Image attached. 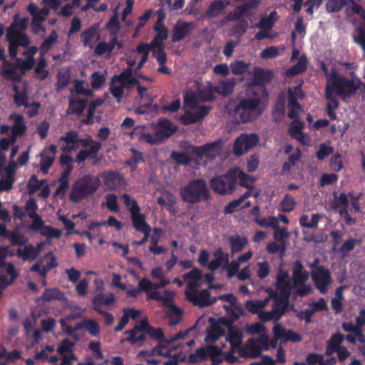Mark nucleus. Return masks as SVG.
Masks as SVG:
<instances>
[{
    "label": "nucleus",
    "mask_w": 365,
    "mask_h": 365,
    "mask_svg": "<svg viewBox=\"0 0 365 365\" xmlns=\"http://www.w3.org/2000/svg\"><path fill=\"white\" fill-rule=\"evenodd\" d=\"M9 120H14V124L11 127V135L15 136L16 139H17V138L21 135L26 130L24 118L20 115L12 114L9 116Z\"/></svg>",
    "instance_id": "58836bf2"
},
{
    "label": "nucleus",
    "mask_w": 365,
    "mask_h": 365,
    "mask_svg": "<svg viewBox=\"0 0 365 365\" xmlns=\"http://www.w3.org/2000/svg\"><path fill=\"white\" fill-rule=\"evenodd\" d=\"M122 47L123 43L118 40L116 34H111L109 42L102 41L96 46L95 53L98 56L110 54L115 48L120 49Z\"/></svg>",
    "instance_id": "393cba45"
},
{
    "label": "nucleus",
    "mask_w": 365,
    "mask_h": 365,
    "mask_svg": "<svg viewBox=\"0 0 365 365\" xmlns=\"http://www.w3.org/2000/svg\"><path fill=\"white\" fill-rule=\"evenodd\" d=\"M357 67L355 63H343L339 68L340 73L331 70L327 74L326 92L345 100L362 88L365 90V84L355 73Z\"/></svg>",
    "instance_id": "f257e3e1"
},
{
    "label": "nucleus",
    "mask_w": 365,
    "mask_h": 365,
    "mask_svg": "<svg viewBox=\"0 0 365 365\" xmlns=\"http://www.w3.org/2000/svg\"><path fill=\"white\" fill-rule=\"evenodd\" d=\"M154 30L156 34L150 43H140L138 45V50L143 51L150 48L153 55L161 64L166 62V54L164 52L165 40L168 37V30L161 22H156Z\"/></svg>",
    "instance_id": "0eeeda50"
},
{
    "label": "nucleus",
    "mask_w": 365,
    "mask_h": 365,
    "mask_svg": "<svg viewBox=\"0 0 365 365\" xmlns=\"http://www.w3.org/2000/svg\"><path fill=\"white\" fill-rule=\"evenodd\" d=\"M14 100L16 105L19 107L27 106L28 95L26 83L25 82L16 83L14 86Z\"/></svg>",
    "instance_id": "473e14b6"
},
{
    "label": "nucleus",
    "mask_w": 365,
    "mask_h": 365,
    "mask_svg": "<svg viewBox=\"0 0 365 365\" xmlns=\"http://www.w3.org/2000/svg\"><path fill=\"white\" fill-rule=\"evenodd\" d=\"M212 98L211 94L200 96L194 92H187L184 99L185 114L180 118L182 123H195L204 118L209 110L205 106H201L200 103V101H210Z\"/></svg>",
    "instance_id": "20e7f679"
},
{
    "label": "nucleus",
    "mask_w": 365,
    "mask_h": 365,
    "mask_svg": "<svg viewBox=\"0 0 365 365\" xmlns=\"http://www.w3.org/2000/svg\"><path fill=\"white\" fill-rule=\"evenodd\" d=\"M100 181L97 178L86 175L78 180L71 194V200L78 202L86 196L93 193L99 187Z\"/></svg>",
    "instance_id": "f8f14e48"
},
{
    "label": "nucleus",
    "mask_w": 365,
    "mask_h": 365,
    "mask_svg": "<svg viewBox=\"0 0 365 365\" xmlns=\"http://www.w3.org/2000/svg\"><path fill=\"white\" fill-rule=\"evenodd\" d=\"M73 344L69 340L65 339L62 341L57 351L62 356L61 365H70L73 361L76 359L73 354Z\"/></svg>",
    "instance_id": "c85d7f7f"
},
{
    "label": "nucleus",
    "mask_w": 365,
    "mask_h": 365,
    "mask_svg": "<svg viewBox=\"0 0 365 365\" xmlns=\"http://www.w3.org/2000/svg\"><path fill=\"white\" fill-rule=\"evenodd\" d=\"M54 351L53 346H48L41 351L37 352L35 355V359L38 361H48L50 362H55L58 360L56 356H49V354Z\"/></svg>",
    "instance_id": "bf43d9fd"
},
{
    "label": "nucleus",
    "mask_w": 365,
    "mask_h": 365,
    "mask_svg": "<svg viewBox=\"0 0 365 365\" xmlns=\"http://www.w3.org/2000/svg\"><path fill=\"white\" fill-rule=\"evenodd\" d=\"M219 353V348L207 345L205 347L197 349L195 354L190 356V359L192 362H198L203 360L207 356L212 358L216 357Z\"/></svg>",
    "instance_id": "7c9ffc66"
},
{
    "label": "nucleus",
    "mask_w": 365,
    "mask_h": 365,
    "mask_svg": "<svg viewBox=\"0 0 365 365\" xmlns=\"http://www.w3.org/2000/svg\"><path fill=\"white\" fill-rule=\"evenodd\" d=\"M149 331L150 329L147 321L142 320L139 325L128 332L129 334L128 340L132 344L141 343L145 337V334Z\"/></svg>",
    "instance_id": "cd10ccee"
},
{
    "label": "nucleus",
    "mask_w": 365,
    "mask_h": 365,
    "mask_svg": "<svg viewBox=\"0 0 365 365\" xmlns=\"http://www.w3.org/2000/svg\"><path fill=\"white\" fill-rule=\"evenodd\" d=\"M258 141V137L255 134L241 135L235 141L233 146L234 153L238 156L242 155L255 146Z\"/></svg>",
    "instance_id": "a211bd4d"
},
{
    "label": "nucleus",
    "mask_w": 365,
    "mask_h": 365,
    "mask_svg": "<svg viewBox=\"0 0 365 365\" xmlns=\"http://www.w3.org/2000/svg\"><path fill=\"white\" fill-rule=\"evenodd\" d=\"M344 337L342 334L336 333L334 334L328 341L326 354L331 356L338 349L341 348V344L342 343Z\"/></svg>",
    "instance_id": "c03bdc74"
},
{
    "label": "nucleus",
    "mask_w": 365,
    "mask_h": 365,
    "mask_svg": "<svg viewBox=\"0 0 365 365\" xmlns=\"http://www.w3.org/2000/svg\"><path fill=\"white\" fill-rule=\"evenodd\" d=\"M151 276L153 279L156 280L155 283L158 286V289L165 287L170 284V280L166 277L162 268L159 267L152 269Z\"/></svg>",
    "instance_id": "a18cd8bd"
},
{
    "label": "nucleus",
    "mask_w": 365,
    "mask_h": 365,
    "mask_svg": "<svg viewBox=\"0 0 365 365\" xmlns=\"http://www.w3.org/2000/svg\"><path fill=\"white\" fill-rule=\"evenodd\" d=\"M81 41L85 46L93 48L99 38V34L94 26L89 28L81 34Z\"/></svg>",
    "instance_id": "ea45409f"
},
{
    "label": "nucleus",
    "mask_w": 365,
    "mask_h": 365,
    "mask_svg": "<svg viewBox=\"0 0 365 365\" xmlns=\"http://www.w3.org/2000/svg\"><path fill=\"white\" fill-rule=\"evenodd\" d=\"M138 84L133 78L130 68H127L119 76H114L110 83V92L118 102L127 94V90Z\"/></svg>",
    "instance_id": "9b49d317"
},
{
    "label": "nucleus",
    "mask_w": 365,
    "mask_h": 365,
    "mask_svg": "<svg viewBox=\"0 0 365 365\" xmlns=\"http://www.w3.org/2000/svg\"><path fill=\"white\" fill-rule=\"evenodd\" d=\"M192 29V25L185 22L179 21L174 28L173 41H178L187 36Z\"/></svg>",
    "instance_id": "a19ab883"
},
{
    "label": "nucleus",
    "mask_w": 365,
    "mask_h": 365,
    "mask_svg": "<svg viewBox=\"0 0 365 365\" xmlns=\"http://www.w3.org/2000/svg\"><path fill=\"white\" fill-rule=\"evenodd\" d=\"M235 86V79H228L226 81H220L218 85L215 88V91L222 96L230 95Z\"/></svg>",
    "instance_id": "de8ad7c7"
},
{
    "label": "nucleus",
    "mask_w": 365,
    "mask_h": 365,
    "mask_svg": "<svg viewBox=\"0 0 365 365\" xmlns=\"http://www.w3.org/2000/svg\"><path fill=\"white\" fill-rule=\"evenodd\" d=\"M253 256V252L249 250L239 256L235 260H233L227 267V277H233L240 269L242 264L247 262Z\"/></svg>",
    "instance_id": "2f4dec72"
},
{
    "label": "nucleus",
    "mask_w": 365,
    "mask_h": 365,
    "mask_svg": "<svg viewBox=\"0 0 365 365\" xmlns=\"http://www.w3.org/2000/svg\"><path fill=\"white\" fill-rule=\"evenodd\" d=\"M342 329L346 332H351L355 334L359 342L365 343V336L363 334L361 329H359L356 324L354 325L351 322H344L342 324Z\"/></svg>",
    "instance_id": "052dcab7"
},
{
    "label": "nucleus",
    "mask_w": 365,
    "mask_h": 365,
    "mask_svg": "<svg viewBox=\"0 0 365 365\" xmlns=\"http://www.w3.org/2000/svg\"><path fill=\"white\" fill-rule=\"evenodd\" d=\"M122 199L130 213L131 220L135 230L139 232H150L151 228L146 222L145 215L140 212L137 202L126 194L122 196Z\"/></svg>",
    "instance_id": "4468645a"
},
{
    "label": "nucleus",
    "mask_w": 365,
    "mask_h": 365,
    "mask_svg": "<svg viewBox=\"0 0 365 365\" xmlns=\"http://www.w3.org/2000/svg\"><path fill=\"white\" fill-rule=\"evenodd\" d=\"M242 339L243 332L242 329L234 327L229 328L228 332L225 337V341L229 342L230 345V349L229 350L230 354L227 358L229 362L232 363L235 361V357L232 355L235 349L240 348L242 342Z\"/></svg>",
    "instance_id": "6ab92c4d"
},
{
    "label": "nucleus",
    "mask_w": 365,
    "mask_h": 365,
    "mask_svg": "<svg viewBox=\"0 0 365 365\" xmlns=\"http://www.w3.org/2000/svg\"><path fill=\"white\" fill-rule=\"evenodd\" d=\"M17 255L24 261H33L38 256V251L35 247L28 246L23 249H19Z\"/></svg>",
    "instance_id": "4d7b16f0"
},
{
    "label": "nucleus",
    "mask_w": 365,
    "mask_h": 365,
    "mask_svg": "<svg viewBox=\"0 0 365 365\" xmlns=\"http://www.w3.org/2000/svg\"><path fill=\"white\" fill-rule=\"evenodd\" d=\"M292 289V282L286 271L280 270L277 278V293L274 300L277 307L269 312H262L259 317L262 321L278 320L282 315V310L288 302L289 295Z\"/></svg>",
    "instance_id": "f03ea898"
},
{
    "label": "nucleus",
    "mask_w": 365,
    "mask_h": 365,
    "mask_svg": "<svg viewBox=\"0 0 365 365\" xmlns=\"http://www.w3.org/2000/svg\"><path fill=\"white\" fill-rule=\"evenodd\" d=\"M277 20V15L276 11H272L269 16L262 17L256 26L261 29L270 30Z\"/></svg>",
    "instance_id": "680f3d73"
},
{
    "label": "nucleus",
    "mask_w": 365,
    "mask_h": 365,
    "mask_svg": "<svg viewBox=\"0 0 365 365\" xmlns=\"http://www.w3.org/2000/svg\"><path fill=\"white\" fill-rule=\"evenodd\" d=\"M312 276L317 288L322 293H325L331 282L329 272L322 267H318L312 271Z\"/></svg>",
    "instance_id": "412c9836"
},
{
    "label": "nucleus",
    "mask_w": 365,
    "mask_h": 365,
    "mask_svg": "<svg viewBox=\"0 0 365 365\" xmlns=\"http://www.w3.org/2000/svg\"><path fill=\"white\" fill-rule=\"evenodd\" d=\"M217 299L222 301H226L230 304V306H224L226 309H231L233 312L234 319H237L240 316V309L237 306V299L232 294L220 295Z\"/></svg>",
    "instance_id": "49530a36"
},
{
    "label": "nucleus",
    "mask_w": 365,
    "mask_h": 365,
    "mask_svg": "<svg viewBox=\"0 0 365 365\" xmlns=\"http://www.w3.org/2000/svg\"><path fill=\"white\" fill-rule=\"evenodd\" d=\"M190 330V329H187L185 331H180L175 336L172 337L170 339L161 340L159 342V344L153 349V355L169 357V359L163 362L164 365H178V362L183 361L185 356L181 354H176L172 355V344L179 339L185 338L189 333Z\"/></svg>",
    "instance_id": "6e6552de"
},
{
    "label": "nucleus",
    "mask_w": 365,
    "mask_h": 365,
    "mask_svg": "<svg viewBox=\"0 0 365 365\" xmlns=\"http://www.w3.org/2000/svg\"><path fill=\"white\" fill-rule=\"evenodd\" d=\"M344 287H339L336 291V297L331 299V307L336 312L339 313L342 309V301L344 296L342 294Z\"/></svg>",
    "instance_id": "69168bd1"
},
{
    "label": "nucleus",
    "mask_w": 365,
    "mask_h": 365,
    "mask_svg": "<svg viewBox=\"0 0 365 365\" xmlns=\"http://www.w3.org/2000/svg\"><path fill=\"white\" fill-rule=\"evenodd\" d=\"M29 19L23 18L17 20L9 28L6 34V39L9 42V51L11 57L14 58L17 54V48L19 46L27 47L30 44L29 38L23 33L27 27Z\"/></svg>",
    "instance_id": "39448f33"
},
{
    "label": "nucleus",
    "mask_w": 365,
    "mask_h": 365,
    "mask_svg": "<svg viewBox=\"0 0 365 365\" xmlns=\"http://www.w3.org/2000/svg\"><path fill=\"white\" fill-rule=\"evenodd\" d=\"M175 130V127L167 120H160L155 128V133L160 140L171 135Z\"/></svg>",
    "instance_id": "e433bc0d"
},
{
    "label": "nucleus",
    "mask_w": 365,
    "mask_h": 365,
    "mask_svg": "<svg viewBox=\"0 0 365 365\" xmlns=\"http://www.w3.org/2000/svg\"><path fill=\"white\" fill-rule=\"evenodd\" d=\"M230 3L227 1L216 0L213 1L207 11V14L211 17H215L220 14Z\"/></svg>",
    "instance_id": "8fccbe9b"
},
{
    "label": "nucleus",
    "mask_w": 365,
    "mask_h": 365,
    "mask_svg": "<svg viewBox=\"0 0 365 365\" xmlns=\"http://www.w3.org/2000/svg\"><path fill=\"white\" fill-rule=\"evenodd\" d=\"M284 50V46H269L262 51L260 57L262 59L274 58L279 56Z\"/></svg>",
    "instance_id": "5fc2aeb1"
},
{
    "label": "nucleus",
    "mask_w": 365,
    "mask_h": 365,
    "mask_svg": "<svg viewBox=\"0 0 365 365\" xmlns=\"http://www.w3.org/2000/svg\"><path fill=\"white\" fill-rule=\"evenodd\" d=\"M185 294L189 302L200 307L209 306L217 301V298L212 297L207 289H186Z\"/></svg>",
    "instance_id": "dca6fc26"
},
{
    "label": "nucleus",
    "mask_w": 365,
    "mask_h": 365,
    "mask_svg": "<svg viewBox=\"0 0 365 365\" xmlns=\"http://www.w3.org/2000/svg\"><path fill=\"white\" fill-rule=\"evenodd\" d=\"M229 241L231 245V251L232 253L240 252L247 244V240L246 237L238 235L230 237Z\"/></svg>",
    "instance_id": "864d4df0"
},
{
    "label": "nucleus",
    "mask_w": 365,
    "mask_h": 365,
    "mask_svg": "<svg viewBox=\"0 0 365 365\" xmlns=\"http://www.w3.org/2000/svg\"><path fill=\"white\" fill-rule=\"evenodd\" d=\"M307 58L302 54V56L299 57L298 62L292 68L286 71V76L289 77L304 72L307 68Z\"/></svg>",
    "instance_id": "603ef678"
},
{
    "label": "nucleus",
    "mask_w": 365,
    "mask_h": 365,
    "mask_svg": "<svg viewBox=\"0 0 365 365\" xmlns=\"http://www.w3.org/2000/svg\"><path fill=\"white\" fill-rule=\"evenodd\" d=\"M326 98L327 101V113L328 115L332 118H335L336 115L334 113V110L338 108L339 103L336 100V97L331 93L326 92Z\"/></svg>",
    "instance_id": "338daca9"
},
{
    "label": "nucleus",
    "mask_w": 365,
    "mask_h": 365,
    "mask_svg": "<svg viewBox=\"0 0 365 365\" xmlns=\"http://www.w3.org/2000/svg\"><path fill=\"white\" fill-rule=\"evenodd\" d=\"M221 148V142H214L207 144L203 147L195 148L193 150L196 155L201 158H212L216 155L219 154Z\"/></svg>",
    "instance_id": "c756f323"
},
{
    "label": "nucleus",
    "mask_w": 365,
    "mask_h": 365,
    "mask_svg": "<svg viewBox=\"0 0 365 365\" xmlns=\"http://www.w3.org/2000/svg\"><path fill=\"white\" fill-rule=\"evenodd\" d=\"M183 279L187 285L186 289H195V288L202 286L203 283L202 275L197 269H194L185 274Z\"/></svg>",
    "instance_id": "f704fd0d"
},
{
    "label": "nucleus",
    "mask_w": 365,
    "mask_h": 365,
    "mask_svg": "<svg viewBox=\"0 0 365 365\" xmlns=\"http://www.w3.org/2000/svg\"><path fill=\"white\" fill-rule=\"evenodd\" d=\"M262 349L258 341L255 339H250L240 350V354L246 357H255L260 354Z\"/></svg>",
    "instance_id": "4c0bfd02"
},
{
    "label": "nucleus",
    "mask_w": 365,
    "mask_h": 365,
    "mask_svg": "<svg viewBox=\"0 0 365 365\" xmlns=\"http://www.w3.org/2000/svg\"><path fill=\"white\" fill-rule=\"evenodd\" d=\"M81 147L84 148L77 155L76 159L78 162H83L90 156H95L101 148V144L94 141L91 137L82 139Z\"/></svg>",
    "instance_id": "aec40b11"
},
{
    "label": "nucleus",
    "mask_w": 365,
    "mask_h": 365,
    "mask_svg": "<svg viewBox=\"0 0 365 365\" xmlns=\"http://www.w3.org/2000/svg\"><path fill=\"white\" fill-rule=\"evenodd\" d=\"M135 135L138 137L140 140L150 144H158L161 141L156 133H155L154 135H152L148 133L135 131Z\"/></svg>",
    "instance_id": "774afa93"
},
{
    "label": "nucleus",
    "mask_w": 365,
    "mask_h": 365,
    "mask_svg": "<svg viewBox=\"0 0 365 365\" xmlns=\"http://www.w3.org/2000/svg\"><path fill=\"white\" fill-rule=\"evenodd\" d=\"M182 199L189 202L195 203L209 198L210 194L204 180H196L190 182L180 190Z\"/></svg>",
    "instance_id": "9d476101"
},
{
    "label": "nucleus",
    "mask_w": 365,
    "mask_h": 365,
    "mask_svg": "<svg viewBox=\"0 0 365 365\" xmlns=\"http://www.w3.org/2000/svg\"><path fill=\"white\" fill-rule=\"evenodd\" d=\"M345 4H347L348 9H351L356 15L361 19L362 24L365 23V11L352 0H349L348 2L346 0H329L327 3V10L328 12H336Z\"/></svg>",
    "instance_id": "f3484780"
},
{
    "label": "nucleus",
    "mask_w": 365,
    "mask_h": 365,
    "mask_svg": "<svg viewBox=\"0 0 365 365\" xmlns=\"http://www.w3.org/2000/svg\"><path fill=\"white\" fill-rule=\"evenodd\" d=\"M309 278L308 272L304 269L301 263L297 262L293 265L294 284L304 283Z\"/></svg>",
    "instance_id": "37998d69"
},
{
    "label": "nucleus",
    "mask_w": 365,
    "mask_h": 365,
    "mask_svg": "<svg viewBox=\"0 0 365 365\" xmlns=\"http://www.w3.org/2000/svg\"><path fill=\"white\" fill-rule=\"evenodd\" d=\"M86 106V100L73 97L71 101L68 108V112L71 113L80 114Z\"/></svg>",
    "instance_id": "e2e57ef3"
},
{
    "label": "nucleus",
    "mask_w": 365,
    "mask_h": 365,
    "mask_svg": "<svg viewBox=\"0 0 365 365\" xmlns=\"http://www.w3.org/2000/svg\"><path fill=\"white\" fill-rule=\"evenodd\" d=\"M86 329L92 336H96L99 331V326L96 321L93 319H86L79 323L76 326V329Z\"/></svg>",
    "instance_id": "6e6d98bb"
},
{
    "label": "nucleus",
    "mask_w": 365,
    "mask_h": 365,
    "mask_svg": "<svg viewBox=\"0 0 365 365\" xmlns=\"http://www.w3.org/2000/svg\"><path fill=\"white\" fill-rule=\"evenodd\" d=\"M289 113L292 119H296L301 111V107L297 103V98H303L304 94L299 86L289 90Z\"/></svg>",
    "instance_id": "4be33fe9"
},
{
    "label": "nucleus",
    "mask_w": 365,
    "mask_h": 365,
    "mask_svg": "<svg viewBox=\"0 0 365 365\" xmlns=\"http://www.w3.org/2000/svg\"><path fill=\"white\" fill-rule=\"evenodd\" d=\"M251 195V192L249 190L242 195L237 200L230 202L225 206L224 212L226 214L232 213L237 210L249 207L251 205L250 201H246V199Z\"/></svg>",
    "instance_id": "72a5a7b5"
},
{
    "label": "nucleus",
    "mask_w": 365,
    "mask_h": 365,
    "mask_svg": "<svg viewBox=\"0 0 365 365\" xmlns=\"http://www.w3.org/2000/svg\"><path fill=\"white\" fill-rule=\"evenodd\" d=\"M82 139L78 138L76 132L71 131L61 136L59 138V142L62 143V150L71 152L76 150L81 147Z\"/></svg>",
    "instance_id": "5701e85b"
},
{
    "label": "nucleus",
    "mask_w": 365,
    "mask_h": 365,
    "mask_svg": "<svg viewBox=\"0 0 365 365\" xmlns=\"http://www.w3.org/2000/svg\"><path fill=\"white\" fill-rule=\"evenodd\" d=\"M150 50H151L150 48H147L143 51H139L138 46L135 51L130 52V56L127 60V63L128 65V68H130L132 71L133 67L136 64L137 61L139 60L136 69H140L148 60Z\"/></svg>",
    "instance_id": "bb28decb"
},
{
    "label": "nucleus",
    "mask_w": 365,
    "mask_h": 365,
    "mask_svg": "<svg viewBox=\"0 0 365 365\" xmlns=\"http://www.w3.org/2000/svg\"><path fill=\"white\" fill-rule=\"evenodd\" d=\"M175 292L165 289L163 292H153L148 295V299H155L163 302L168 308V315L170 318L169 324H177L181 320L182 311L173 303Z\"/></svg>",
    "instance_id": "1a4fd4ad"
},
{
    "label": "nucleus",
    "mask_w": 365,
    "mask_h": 365,
    "mask_svg": "<svg viewBox=\"0 0 365 365\" xmlns=\"http://www.w3.org/2000/svg\"><path fill=\"white\" fill-rule=\"evenodd\" d=\"M28 10L32 16L33 21H42L44 22L46 17L49 14V8L44 7L41 9H38L37 6L34 4L31 3L28 6Z\"/></svg>",
    "instance_id": "79ce46f5"
},
{
    "label": "nucleus",
    "mask_w": 365,
    "mask_h": 365,
    "mask_svg": "<svg viewBox=\"0 0 365 365\" xmlns=\"http://www.w3.org/2000/svg\"><path fill=\"white\" fill-rule=\"evenodd\" d=\"M229 255L222 252L221 249L215 251L211 257V260L207 264V268L216 270L220 267L227 268L229 266Z\"/></svg>",
    "instance_id": "a878e982"
},
{
    "label": "nucleus",
    "mask_w": 365,
    "mask_h": 365,
    "mask_svg": "<svg viewBox=\"0 0 365 365\" xmlns=\"http://www.w3.org/2000/svg\"><path fill=\"white\" fill-rule=\"evenodd\" d=\"M121 279L122 277L120 274L113 273L112 285L124 291L128 297H136L139 294L140 290L149 292L153 289H158V286H157L155 282L153 283L151 281L145 278L142 279L139 282L138 287L121 282Z\"/></svg>",
    "instance_id": "ddd939ff"
},
{
    "label": "nucleus",
    "mask_w": 365,
    "mask_h": 365,
    "mask_svg": "<svg viewBox=\"0 0 365 365\" xmlns=\"http://www.w3.org/2000/svg\"><path fill=\"white\" fill-rule=\"evenodd\" d=\"M273 333L276 339L281 340L283 342L289 341L297 342L302 339V337L297 333L292 331V330H287L284 327L278 323L275 324L273 327Z\"/></svg>",
    "instance_id": "b1692460"
},
{
    "label": "nucleus",
    "mask_w": 365,
    "mask_h": 365,
    "mask_svg": "<svg viewBox=\"0 0 365 365\" xmlns=\"http://www.w3.org/2000/svg\"><path fill=\"white\" fill-rule=\"evenodd\" d=\"M270 297H267L264 300L247 301L245 304V307L250 312L253 314L257 313L259 315L262 310L267 306Z\"/></svg>",
    "instance_id": "09e8293b"
},
{
    "label": "nucleus",
    "mask_w": 365,
    "mask_h": 365,
    "mask_svg": "<svg viewBox=\"0 0 365 365\" xmlns=\"http://www.w3.org/2000/svg\"><path fill=\"white\" fill-rule=\"evenodd\" d=\"M237 181H239L242 185L246 187H250L253 182V179L239 168H233L227 174L213 178L210 182V185L215 192L224 195L233 191Z\"/></svg>",
    "instance_id": "7ed1b4c3"
},
{
    "label": "nucleus",
    "mask_w": 365,
    "mask_h": 365,
    "mask_svg": "<svg viewBox=\"0 0 365 365\" xmlns=\"http://www.w3.org/2000/svg\"><path fill=\"white\" fill-rule=\"evenodd\" d=\"M250 93H253L254 97L249 96L247 98H240L234 108L235 113L240 116L242 122L254 120L262 113L264 108L252 89L249 91V94Z\"/></svg>",
    "instance_id": "423d86ee"
},
{
    "label": "nucleus",
    "mask_w": 365,
    "mask_h": 365,
    "mask_svg": "<svg viewBox=\"0 0 365 365\" xmlns=\"http://www.w3.org/2000/svg\"><path fill=\"white\" fill-rule=\"evenodd\" d=\"M41 264H43L42 269H41V275L42 277H44L50 269L57 266L56 259L51 252L44 256L41 260Z\"/></svg>",
    "instance_id": "3c124183"
},
{
    "label": "nucleus",
    "mask_w": 365,
    "mask_h": 365,
    "mask_svg": "<svg viewBox=\"0 0 365 365\" xmlns=\"http://www.w3.org/2000/svg\"><path fill=\"white\" fill-rule=\"evenodd\" d=\"M320 218V215L317 214H313L311 216L305 215L301 217L299 223L303 227L314 229L317 227Z\"/></svg>",
    "instance_id": "13d9d810"
},
{
    "label": "nucleus",
    "mask_w": 365,
    "mask_h": 365,
    "mask_svg": "<svg viewBox=\"0 0 365 365\" xmlns=\"http://www.w3.org/2000/svg\"><path fill=\"white\" fill-rule=\"evenodd\" d=\"M276 338L274 339H269L267 331H264L259 335V339L257 340L259 344L260 345L262 351L268 350L270 348H274L277 345Z\"/></svg>",
    "instance_id": "0e129e2a"
},
{
    "label": "nucleus",
    "mask_w": 365,
    "mask_h": 365,
    "mask_svg": "<svg viewBox=\"0 0 365 365\" xmlns=\"http://www.w3.org/2000/svg\"><path fill=\"white\" fill-rule=\"evenodd\" d=\"M224 334L225 331L222 326L219 324H214L210 328L207 329L205 341L207 345L215 344L218 343L220 337L222 336Z\"/></svg>",
    "instance_id": "c9c22d12"
},
{
    "label": "nucleus",
    "mask_w": 365,
    "mask_h": 365,
    "mask_svg": "<svg viewBox=\"0 0 365 365\" xmlns=\"http://www.w3.org/2000/svg\"><path fill=\"white\" fill-rule=\"evenodd\" d=\"M34 65V61L32 58L24 61L19 60L16 64L4 61L2 75L9 80L18 81L23 76L25 71L31 69Z\"/></svg>",
    "instance_id": "2eb2a0df"
}]
</instances>
